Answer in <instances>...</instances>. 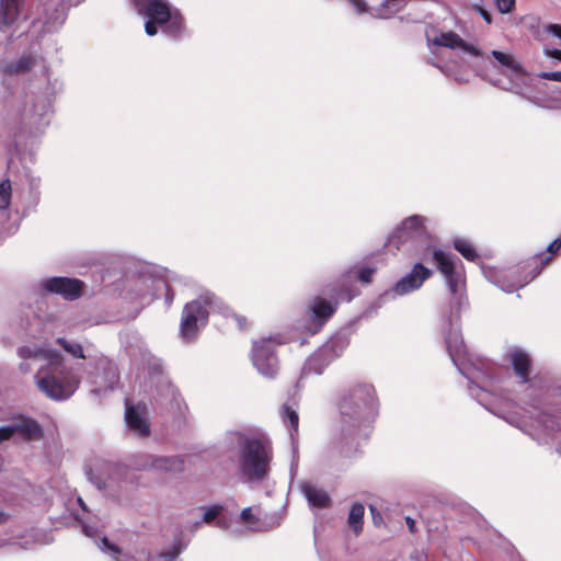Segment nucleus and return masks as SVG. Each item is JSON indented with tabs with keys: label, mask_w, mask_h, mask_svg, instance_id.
I'll use <instances>...</instances> for the list:
<instances>
[{
	"label": "nucleus",
	"mask_w": 561,
	"mask_h": 561,
	"mask_svg": "<svg viewBox=\"0 0 561 561\" xmlns=\"http://www.w3.org/2000/svg\"><path fill=\"white\" fill-rule=\"evenodd\" d=\"M428 47L431 45L437 46V47H447L451 49H461L472 56L479 57L481 56L480 49L477 47L466 43L458 34L455 32H445L442 33L439 36H436L434 39L427 38Z\"/></svg>",
	"instance_id": "b1692460"
},
{
	"label": "nucleus",
	"mask_w": 561,
	"mask_h": 561,
	"mask_svg": "<svg viewBox=\"0 0 561 561\" xmlns=\"http://www.w3.org/2000/svg\"><path fill=\"white\" fill-rule=\"evenodd\" d=\"M433 275V271L424 266L421 262L413 265L411 271L398 279L390 288L386 289L376 299V306L382 305L397 299L398 297L405 296L417 289Z\"/></svg>",
	"instance_id": "f8f14e48"
},
{
	"label": "nucleus",
	"mask_w": 561,
	"mask_h": 561,
	"mask_svg": "<svg viewBox=\"0 0 561 561\" xmlns=\"http://www.w3.org/2000/svg\"><path fill=\"white\" fill-rule=\"evenodd\" d=\"M222 512L221 505H213L205 510L202 522L210 523L215 520Z\"/></svg>",
	"instance_id": "e433bc0d"
},
{
	"label": "nucleus",
	"mask_w": 561,
	"mask_h": 561,
	"mask_svg": "<svg viewBox=\"0 0 561 561\" xmlns=\"http://www.w3.org/2000/svg\"><path fill=\"white\" fill-rule=\"evenodd\" d=\"M161 291H165L164 301H165L167 307H170L174 299V293L171 289V287L168 285L167 282H165V287L162 288L159 293H161Z\"/></svg>",
	"instance_id": "c03bdc74"
},
{
	"label": "nucleus",
	"mask_w": 561,
	"mask_h": 561,
	"mask_svg": "<svg viewBox=\"0 0 561 561\" xmlns=\"http://www.w3.org/2000/svg\"><path fill=\"white\" fill-rule=\"evenodd\" d=\"M539 423L550 434H558L556 451L561 456V414L542 413Z\"/></svg>",
	"instance_id": "cd10ccee"
},
{
	"label": "nucleus",
	"mask_w": 561,
	"mask_h": 561,
	"mask_svg": "<svg viewBox=\"0 0 561 561\" xmlns=\"http://www.w3.org/2000/svg\"><path fill=\"white\" fill-rule=\"evenodd\" d=\"M202 522H196L195 523V527H198L201 525Z\"/></svg>",
	"instance_id": "e2e57ef3"
},
{
	"label": "nucleus",
	"mask_w": 561,
	"mask_h": 561,
	"mask_svg": "<svg viewBox=\"0 0 561 561\" xmlns=\"http://www.w3.org/2000/svg\"><path fill=\"white\" fill-rule=\"evenodd\" d=\"M121 342L127 355L134 359H146L149 351L146 342L137 332H124L121 334Z\"/></svg>",
	"instance_id": "393cba45"
},
{
	"label": "nucleus",
	"mask_w": 561,
	"mask_h": 561,
	"mask_svg": "<svg viewBox=\"0 0 561 561\" xmlns=\"http://www.w3.org/2000/svg\"><path fill=\"white\" fill-rule=\"evenodd\" d=\"M408 1H409V0H402V2H404V4H407V2H408Z\"/></svg>",
	"instance_id": "0e129e2a"
},
{
	"label": "nucleus",
	"mask_w": 561,
	"mask_h": 561,
	"mask_svg": "<svg viewBox=\"0 0 561 561\" xmlns=\"http://www.w3.org/2000/svg\"><path fill=\"white\" fill-rule=\"evenodd\" d=\"M454 248L468 261H474L478 259V253L474 247L467 239H455Z\"/></svg>",
	"instance_id": "2f4dec72"
},
{
	"label": "nucleus",
	"mask_w": 561,
	"mask_h": 561,
	"mask_svg": "<svg viewBox=\"0 0 561 561\" xmlns=\"http://www.w3.org/2000/svg\"><path fill=\"white\" fill-rule=\"evenodd\" d=\"M224 317L225 318L231 317L236 321V323L240 330H244L248 327L247 319L243 316L234 313L230 308H229L228 316H224Z\"/></svg>",
	"instance_id": "a19ab883"
},
{
	"label": "nucleus",
	"mask_w": 561,
	"mask_h": 561,
	"mask_svg": "<svg viewBox=\"0 0 561 561\" xmlns=\"http://www.w3.org/2000/svg\"><path fill=\"white\" fill-rule=\"evenodd\" d=\"M282 417H283L284 423H286L290 428L289 436H290V440H291V454H293L291 462H290V476L293 479L294 476L297 473L298 460H299L298 445H297V439L295 437V433H297V431H298L299 417H298L297 411L294 410L288 404L283 405Z\"/></svg>",
	"instance_id": "4be33fe9"
},
{
	"label": "nucleus",
	"mask_w": 561,
	"mask_h": 561,
	"mask_svg": "<svg viewBox=\"0 0 561 561\" xmlns=\"http://www.w3.org/2000/svg\"><path fill=\"white\" fill-rule=\"evenodd\" d=\"M547 54L549 57L561 61V49L553 48V49L549 50Z\"/></svg>",
	"instance_id": "864d4df0"
},
{
	"label": "nucleus",
	"mask_w": 561,
	"mask_h": 561,
	"mask_svg": "<svg viewBox=\"0 0 561 561\" xmlns=\"http://www.w3.org/2000/svg\"><path fill=\"white\" fill-rule=\"evenodd\" d=\"M34 379L38 390L54 401L68 400L80 383L79 377L66 365L60 353L41 366Z\"/></svg>",
	"instance_id": "39448f33"
},
{
	"label": "nucleus",
	"mask_w": 561,
	"mask_h": 561,
	"mask_svg": "<svg viewBox=\"0 0 561 561\" xmlns=\"http://www.w3.org/2000/svg\"><path fill=\"white\" fill-rule=\"evenodd\" d=\"M165 287V279L156 266L139 264L126 280V290L131 299L148 305Z\"/></svg>",
	"instance_id": "9d476101"
},
{
	"label": "nucleus",
	"mask_w": 561,
	"mask_h": 561,
	"mask_svg": "<svg viewBox=\"0 0 561 561\" xmlns=\"http://www.w3.org/2000/svg\"><path fill=\"white\" fill-rule=\"evenodd\" d=\"M375 272L376 268L374 266H363L358 268L356 276L362 283L368 284L371 282Z\"/></svg>",
	"instance_id": "4c0bfd02"
},
{
	"label": "nucleus",
	"mask_w": 561,
	"mask_h": 561,
	"mask_svg": "<svg viewBox=\"0 0 561 561\" xmlns=\"http://www.w3.org/2000/svg\"><path fill=\"white\" fill-rule=\"evenodd\" d=\"M365 507L363 504L356 502L351 506L347 524L355 535H358L363 530V518Z\"/></svg>",
	"instance_id": "c756f323"
},
{
	"label": "nucleus",
	"mask_w": 561,
	"mask_h": 561,
	"mask_svg": "<svg viewBox=\"0 0 561 561\" xmlns=\"http://www.w3.org/2000/svg\"><path fill=\"white\" fill-rule=\"evenodd\" d=\"M136 470H156L179 473L184 470V460L180 456L146 455L133 463Z\"/></svg>",
	"instance_id": "aec40b11"
},
{
	"label": "nucleus",
	"mask_w": 561,
	"mask_h": 561,
	"mask_svg": "<svg viewBox=\"0 0 561 561\" xmlns=\"http://www.w3.org/2000/svg\"><path fill=\"white\" fill-rule=\"evenodd\" d=\"M277 344H279V342H277ZM275 345L276 342L271 336L262 337L252 343V364L257 373L265 378H274L279 369Z\"/></svg>",
	"instance_id": "2eb2a0df"
},
{
	"label": "nucleus",
	"mask_w": 561,
	"mask_h": 561,
	"mask_svg": "<svg viewBox=\"0 0 561 561\" xmlns=\"http://www.w3.org/2000/svg\"><path fill=\"white\" fill-rule=\"evenodd\" d=\"M76 503L81 510V514L71 508V515L81 524L82 531L88 537H94L101 528V518L92 513L81 496L76 497Z\"/></svg>",
	"instance_id": "5701e85b"
},
{
	"label": "nucleus",
	"mask_w": 561,
	"mask_h": 561,
	"mask_svg": "<svg viewBox=\"0 0 561 561\" xmlns=\"http://www.w3.org/2000/svg\"><path fill=\"white\" fill-rule=\"evenodd\" d=\"M14 437L10 420L5 425L0 426V444Z\"/></svg>",
	"instance_id": "58836bf2"
},
{
	"label": "nucleus",
	"mask_w": 561,
	"mask_h": 561,
	"mask_svg": "<svg viewBox=\"0 0 561 561\" xmlns=\"http://www.w3.org/2000/svg\"><path fill=\"white\" fill-rule=\"evenodd\" d=\"M11 183L10 180H3L0 182V210H4L9 207L11 201Z\"/></svg>",
	"instance_id": "f704fd0d"
},
{
	"label": "nucleus",
	"mask_w": 561,
	"mask_h": 561,
	"mask_svg": "<svg viewBox=\"0 0 561 561\" xmlns=\"http://www.w3.org/2000/svg\"><path fill=\"white\" fill-rule=\"evenodd\" d=\"M124 420L127 432L138 438H146L151 434V424L145 404H129L126 401Z\"/></svg>",
	"instance_id": "6ab92c4d"
},
{
	"label": "nucleus",
	"mask_w": 561,
	"mask_h": 561,
	"mask_svg": "<svg viewBox=\"0 0 561 561\" xmlns=\"http://www.w3.org/2000/svg\"><path fill=\"white\" fill-rule=\"evenodd\" d=\"M57 343L71 356L76 358H85L81 344L68 341L65 337H58Z\"/></svg>",
	"instance_id": "473e14b6"
},
{
	"label": "nucleus",
	"mask_w": 561,
	"mask_h": 561,
	"mask_svg": "<svg viewBox=\"0 0 561 561\" xmlns=\"http://www.w3.org/2000/svg\"><path fill=\"white\" fill-rule=\"evenodd\" d=\"M300 489L311 507L324 508L330 505L331 497L323 489L307 482H304Z\"/></svg>",
	"instance_id": "bb28decb"
},
{
	"label": "nucleus",
	"mask_w": 561,
	"mask_h": 561,
	"mask_svg": "<svg viewBox=\"0 0 561 561\" xmlns=\"http://www.w3.org/2000/svg\"><path fill=\"white\" fill-rule=\"evenodd\" d=\"M58 352L45 348L42 346H21L18 348V356L24 360L28 359H44L46 362H49L50 357L53 355H57Z\"/></svg>",
	"instance_id": "c85d7f7f"
},
{
	"label": "nucleus",
	"mask_w": 561,
	"mask_h": 561,
	"mask_svg": "<svg viewBox=\"0 0 561 561\" xmlns=\"http://www.w3.org/2000/svg\"><path fill=\"white\" fill-rule=\"evenodd\" d=\"M22 0H0V43H10L14 37H20L24 33L27 36L35 37V44L28 51L23 53L16 60L3 65V73L8 76H18L27 73L42 59L35 46L43 48L44 38L48 34L42 27L33 31V22L26 30L23 26L25 15L22 9Z\"/></svg>",
	"instance_id": "f03ea898"
},
{
	"label": "nucleus",
	"mask_w": 561,
	"mask_h": 561,
	"mask_svg": "<svg viewBox=\"0 0 561 561\" xmlns=\"http://www.w3.org/2000/svg\"><path fill=\"white\" fill-rule=\"evenodd\" d=\"M540 265L535 266H511L506 268H497L494 266H482L483 276L493 285L505 293H513L525 287L535 279L542 271L543 265L551 261L550 256H538Z\"/></svg>",
	"instance_id": "6e6552de"
},
{
	"label": "nucleus",
	"mask_w": 561,
	"mask_h": 561,
	"mask_svg": "<svg viewBox=\"0 0 561 561\" xmlns=\"http://www.w3.org/2000/svg\"><path fill=\"white\" fill-rule=\"evenodd\" d=\"M541 78L561 82V71L542 72Z\"/></svg>",
	"instance_id": "de8ad7c7"
},
{
	"label": "nucleus",
	"mask_w": 561,
	"mask_h": 561,
	"mask_svg": "<svg viewBox=\"0 0 561 561\" xmlns=\"http://www.w3.org/2000/svg\"><path fill=\"white\" fill-rule=\"evenodd\" d=\"M184 546L179 543L173 545L170 549L163 551L159 556V561H176L180 553L183 551Z\"/></svg>",
	"instance_id": "c9c22d12"
},
{
	"label": "nucleus",
	"mask_w": 561,
	"mask_h": 561,
	"mask_svg": "<svg viewBox=\"0 0 561 561\" xmlns=\"http://www.w3.org/2000/svg\"><path fill=\"white\" fill-rule=\"evenodd\" d=\"M18 545L21 546L22 549H27V541H24V542H16Z\"/></svg>",
	"instance_id": "13d9d810"
},
{
	"label": "nucleus",
	"mask_w": 561,
	"mask_h": 561,
	"mask_svg": "<svg viewBox=\"0 0 561 561\" xmlns=\"http://www.w3.org/2000/svg\"><path fill=\"white\" fill-rule=\"evenodd\" d=\"M428 62H430L431 65H433L434 67H437V68L442 69V67H440L438 64H436V62L434 61V59H431Z\"/></svg>",
	"instance_id": "bf43d9fd"
},
{
	"label": "nucleus",
	"mask_w": 561,
	"mask_h": 561,
	"mask_svg": "<svg viewBox=\"0 0 561 561\" xmlns=\"http://www.w3.org/2000/svg\"><path fill=\"white\" fill-rule=\"evenodd\" d=\"M341 434L345 439H354L357 431L370 423L378 414V402L371 385H358L350 389L339 404Z\"/></svg>",
	"instance_id": "7ed1b4c3"
},
{
	"label": "nucleus",
	"mask_w": 561,
	"mask_h": 561,
	"mask_svg": "<svg viewBox=\"0 0 561 561\" xmlns=\"http://www.w3.org/2000/svg\"><path fill=\"white\" fill-rule=\"evenodd\" d=\"M217 525H218L220 528H222V529H226V528H227V523H226V520H225V519H222V518H219V519L217 520Z\"/></svg>",
	"instance_id": "6e6d98bb"
},
{
	"label": "nucleus",
	"mask_w": 561,
	"mask_h": 561,
	"mask_svg": "<svg viewBox=\"0 0 561 561\" xmlns=\"http://www.w3.org/2000/svg\"><path fill=\"white\" fill-rule=\"evenodd\" d=\"M83 287L84 283L82 280L62 276L44 278L37 284L38 290L59 295L69 301L80 298Z\"/></svg>",
	"instance_id": "dca6fc26"
},
{
	"label": "nucleus",
	"mask_w": 561,
	"mask_h": 561,
	"mask_svg": "<svg viewBox=\"0 0 561 561\" xmlns=\"http://www.w3.org/2000/svg\"><path fill=\"white\" fill-rule=\"evenodd\" d=\"M7 517H8V516L4 514V512H2V511L0 510V524H1V523H4V522L7 520Z\"/></svg>",
	"instance_id": "4d7b16f0"
},
{
	"label": "nucleus",
	"mask_w": 561,
	"mask_h": 561,
	"mask_svg": "<svg viewBox=\"0 0 561 561\" xmlns=\"http://www.w3.org/2000/svg\"><path fill=\"white\" fill-rule=\"evenodd\" d=\"M426 222L427 218L421 215L407 217L388 237L387 244L410 254L425 256L431 253L448 295V302L442 310L440 330L450 359L468 379L470 396L495 413L492 410V399L497 397L499 388L493 380V368L488 362L473 360L461 335V313L469 308L463 266L455 254L431 247V233Z\"/></svg>",
	"instance_id": "f257e3e1"
},
{
	"label": "nucleus",
	"mask_w": 561,
	"mask_h": 561,
	"mask_svg": "<svg viewBox=\"0 0 561 561\" xmlns=\"http://www.w3.org/2000/svg\"><path fill=\"white\" fill-rule=\"evenodd\" d=\"M39 186V179L37 178H31L30 179V190H31V193L34 195L35 198L38 197V188Z\"/></svg>",
	"instance_id": "8fccbe9b"
},
{
	"label": "nucleus",
	"mask_w": 561,
	"mask_h": 561,
	"mask_svg": "<svg viewBox=\"0 0 561 561\" xmlns=\"http://www.w3.org/2000/svg\"><path fill=\"white\" fill-rule=\"evenodd\" d=\"M474 10L482 16V19L488 23H492V15L489 11H486L481 4H473Z\"/></svg>",
	"instance_id": "79ce46f5"
},
{
	"label": "nucleus",
	"mask_w": 561,
	"mask_h": 561,
	"mask_svg": "<svg viewBox=\"0 0 561 561\" xmlns=\"http://www.w3.org/2000/svg\"><path fill=\"white\" fill-rule=\"evenodd\" d=\"M491 54L501 66L512 70L513 72L519 71L520 67L512 56L500 50H492Z\"/></svg>",
	"instance_id": "72a5a7b5"
},
{
	"label": "nucleus",
	"mask_w": 561,
	"mask_h": 561,
	"mask_svg": "<svg viewBox=\"0 0 561 561\" xmlns=\"http://www.w3.org/2000/svg\"><path fill=\"white\" fill-rule=\"evenodd\" d=\"M118 381L117 367L108 360H100L88 374V382L92 386L90 392L95 396L113 390Z\"/></svg>",
	"instance_id": "f3484780"
},
{
	"label": "nucleus",
	"mask_w": 561,
	"mask_h": 561,
	"mask_svg": "<svg viewBox=\"0 0 561 561\" xmlns=\"http://www.w3.org/2000/svg\"><path fill=\"white\" fill-rule=\"evenodd\" d=\"M325 294L330 296V300L317 296L310 301L307 310L310 321L308 331L312 334L318 333L335 313L340 301H351L354 297L351 289L340 283L329 285Z\"/></svg>",
	"instance_id": "1a4fd4ad"
},
{
	"label": "nucleus",
	"mask_w": 561,
	"mask_h": 561,
	"mask_svg": "<svg viewBox=\"0 0 561 561\" xmlns=\"http://www.w3.org/2000/svg\"><path fill=\"white\" fill-rule=\"evenodd\" d=\"M560 248H561V239L557 238L547 247V252H549L550 254H554L560 250Z\"/></svg>",
	"instance_id": "09e8293b"
},
{
	"label": "nucleus",
	"mask_w": 561,
	"mask_h": 561,
	"mask_svg": "<svg viewBox=\"0 0 561 561\" xmlns=\"http://www.w3.org/2000/svg\"><path fill=\"white\" fill-rule=\"evenodd\" d=\"M348 1L357 10L358 13L368 12V5L365 0H348Z\"/></svg>",
	"instance_id": "37998d69"
},
{
	"label": "nucleus",
	"mask_w": 561,
	"mask_h": 561,
	"mask_svg": "<svg viewBox=\"0 0 561 561\" xmlns=\"http://www.w3.org/2000/svg\"><path fill=\"white\" fill-rule=\"evenodd\" d=\"M136 12L145 21V32L154 36L161 31L171 39H180L185 34L184 18L172 8L168 0H130Z\"/></svg>",
	"instance_id": "20e7f679"
},
{
	"label": "nucleus",
	"mask_w": 561,
	"mask_h": 561,
	"mask_svg": "<svg viewBox=\"0 0 561 561\" xmlns=\"http://www.w3.org/2000/svg\"><path fill=\"white\" fill-rule=\"evenodd\" d=\"M280 516H272L271 520L262 528L263 530L273 529L279 526Z\"/></svg>",
	"instance_id": "3c124183"
},
{
	"label": "nucleus",
	"mask_w": 561,
	"mask_h": 561,
	"mask_svg": "<svg viewBox=\"0 0 561 561\" xmlns=\"http://www.w3.org/2000/svg\"><path fill=\"white\" fill-rule=\"evenodd\" d=\"M404 5L402 0H383L378 8L374 9L371 15L377 19H386L389 14L401 11Z\"/></svg>",
	"instance_id": "7c9ffc66"
},
{
	"label": "nucleus",
	"mask_w": 561,
	"mask_h": 561,
	"mask_svg": "<svg viewBox=\"0 0 561 561\" xmlns=\"http://www.w3.org/2000/svg\"><path fill=\"white\" fill-rule=\"evenodd\" d=\"M495 4L501 13H508L514 8L515 0H495Z\"/></svg>",
	"instance_id": "ea45409f"
},
{
	"label": "nucleus",
	"mask_w": 561,
	"mask_h": 561,
	"mask_svg": "<svg viewBox=\"0 0 561 561\" xmlns=\"http://www.w3.org/2000/svg\"><path fill=\"white\" fill-rule=\"evenodd\" d=\"M13 428L14 437L22 440H39L44 436L43 426L33 417L19 413L9 419Z\"/></svg>",
	"instance_id": "412c9836"
},
{
	"label": "nucleus",
	"mask_w": 561,
	"mask_h": 561,
	"mask_svg": "<svg viewBox=\"0 0 561 561\" xmlns=\"http://www.w3.org/2000/svg\"><path fill=\"white\" fill-rule=\"evenodd\" d=\"M405 523H407V525H408V527H409V530H410L412 534H413V533H415V520H414L412 517L407 516V517H405Z\"/></svg>",
	"instance_id": "5fc2aeb1"
},
{
	"label": "nucleus",
	"mask_w": 561,
	"mask_h": 561,
	"mask_svg": "<svg viewBox=\"0 0 561 561\" xmlns=\"http://www.w3.org/2000/svg\"><path fill=\"white\" fill-rule=\"evenodd\" d=\"M83 0H49L45 3L42 13L33 20V31L42 27L47 33H56L64 25L67 10L76 7Z\"/></svg>",
	"instance_id": "4468645a"
},
{
	"label": "nucleus",
	"mask_w": 561,
	"mask_h": 561,
	"mask_svg": "<svg viewBox=\"0 0 561 561\" xmlns=\"http://www.w3.org/2000/svg\"><path fill=\"white\" fill-rule=\"evenodd\" d=\"M350 340L345 333L332 336L306 359L301 368L300 380L311 374L321 375L333 360L343 354Z\"/></svg>",
	"instance_id": "9b49d317"
},
{
	"label": "nucleus",
	"mask_w": 561,
	"mask_h": 561,
	"mask_svg": "<svg viewBox=\"0 0 561 561\" xmlns=\"http://www.w3.org/2000/svg\"><path fill=\"white\" fill-rule=\"evenodd\" d=\"M373 519L375 523H377V520H379V517H376L375 515L373 516Z\"/></svg>",
	"instance_id": "680f3d73"
},
{
	"label": "nucleus",
	"mask_w": 561,
	"mask_h": 561,
	"mask_svg": "<svg viewBox=\"0 0 561 561\" xmlns=\"http://www.w3.org/2000/svg\"><path fill=\"white\" fill-rule=\"evenodd\" d=\"M507 358L520 382L526 383L529 380L531 367L529 354L522 348H514L507 354Z\"/></svg>",
	"instance_id": "a878e982"
},
{
	"label": "nucleus",
	"mask_w": 561,
	"mask_h": 561,
	"mask_svg": "<svg viewBox=\"0 0 561 561\" xmlns=\"http://www.w3.org/2000/svg\"><path fill=\"white\" fill-rule=\"evenodd\" d=\"M211 312L228 316L229 307L210 291H204L196 299L187 302L181 316V340L184 343L194 342L199 331L208 323V317Z\"/></svg>",
	"instance_id": "423d86ee"
},
{
	"label": "nucleus",
	"mask_w": 561,
	"mask_h": 561,
	"mask_svg": "<svg viewBox=\"0 0 561 561\" xmlns=\"http://www.w3.org/2000/svg\"><path fill=\"white\" fill-rule=\"evenodd\" d=\"M240 518L244 522V523H253L254 522V516L252 514V510L251 507H245L242 510L241 514H240Z\"/></svg>",
	"instance_id": "49530a36"
},
{
	"label": "nucleus",
	"mask_w": 561,
	"mask_h": 561,
	"mask_svg": "<svg viewBox=\"0 0 561 561\" xmlns=\"http://www.w3.org/2000/svg\"><path fill=\"white\" fill-rule=\"evenodd\" d=\"M51 101L49 98L39 96L33 100L30 106H25L22 115V124L30 125L32 133H41L49 124Z\"/></svg>",
	"instance_id": "a211bd4d"
},
{
	"label": "nucleus",
	"mask_w": 561,
	"mask_h": 561,
	"mask_svg": "<svg viewBox=\"0 0 561 561\" xmlns=\"http://www.w3.org/2000/svg\"><path fill=\"white\" fill-rule=\"evenodd\" d=\"M545 31L561 39V24H548L546 25Z\"/></svg>",
	"instance_id": "a18cd8bd"
},
{
	"label": "nucleus",
	"mask_w": 561,
	"mask_h": 561,
	"mask_svg": "<svg viewBox=\"0 0 561 561\" xmlns=\"http://www.w3.org/2000/svg\"><path fill=\"white\" fill-rule=\"evenodd\" d=\"M19 369L22 374H27L32 370V367L30 365V363L27 360H22L20 364H19Z\"/></svg>",
	"instance_id": "603ef678"
},
{
	"label": "nucleus",
	"mask_w": 561,
	"mask_h": 561,
	"mask_svg": "<svg viewBox=\"0 0 561 561\" xmlns=\"http://www.w3.org/2000/svg\"><path fill=\"white\" fill-rule=\"evenodd\" d=\"M240 447L238 473L248 483H257L263 481L268 472L273 458L270 443L257 437L240 436L238 440Z\"/></svg>",
	"instance_id": "0eeeda50"
},
{
	"label": "nucleus",
	"mask_w": 561,
	"mask_h": 561,
	"mask_svg": "<svg viewBox=\"0 0 561 561\" xmlns=\"http://www.w3.org/2000/svg\"><path fill=\"white\" fill-rule=\"evenodd\" d=\"M106 477H102L93 469L85 471L88 480L107 496L117 497L128 482L129 469L121 463H107Z\"/></svg>",
	"instance_id": "ddd939ff"
},
{
	"label": "nucleus",
	"mask_w": 561,
	"mask_h": 561,
	"mask_svg": "<svg viewBox=\"0 0 561 561\" xmlns=\"http://www.w3.org/2000/svg\"><path fill=\"white\" fill-rule=\"evenodd\" d=\"M373 519L375 523H377V520H379V517H376L375 515L373 516Z\"/></svg>",
	"instance_id": "052dcab7"
}]
</instances>
